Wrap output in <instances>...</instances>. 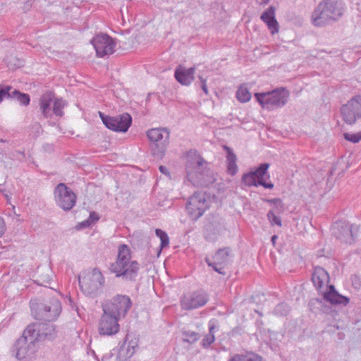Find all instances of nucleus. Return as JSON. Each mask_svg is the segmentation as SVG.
I'll return each mask as SVG.
<instances>
[{"instance_id":"1","label":"nucleus","mask_w":361,"mask_h":361,"mask_svg":"<svg viewBox=\"0 0 361 361\" xmlns=\"http://www.w3.org/2000/svg\"><path fill=\"white\" fill-rule=\"evenodd\" d=\"M185 174L187 180L197 187H207L215 181L209 164L197 150L191 149L186 154Z\"/></svg>"},{"instance_id":"2","label":"nucleus","mask_w":361,"mask_h":361,"mask_svg":"<svg viewBox=\"0 0 361 361\" xmlns=\"http://www.w3.org/2000/svg\"><path fill=\"white\" fill-rule=\"evenodd\" d=\"M110 271L123 280L135 281L140 269L139 263L131 261L130 249L127 245L118 247L116 261L111 264Z\"/></svg>"},{"instance_id":"3","label":"nucleus","mask_w":361,"mask_h":361,"mask_svg":"<svg viewBox=\"0 0 361 361\" xmlns=\"http://www.w3.org/2000/svg\"><path fill=\"white\" fill-rule=\"evenodd\" d=\"M344 12L340 0H322L312 13L311 20L314 25L322 27L331 22L338 20Z\"/></svg>"},{"instance_id":"4","label":"nucleus","mask_w":361,"mask_h":361,"mask_svg":"<svg viewBox=\"0 0 361 361\" xmlns=\"http://www.w3.org/2000/svg\"><path fill=\"white\" fill-rule=\"evenodd\" d=\"M30 305L34 318L42 322H54L61 312V302L55 298L49 300L32 299Z\"/></svg>"},{"instance_id":"5","label":"nucleus","mask_w":361,"mask_h":361,"mask_svg":"<svg viewBox=\"0 0 361 361\" xmlns=\"http://www.w3.org/2000/svg\"><path fill=\"white\" fill-rule=\"evenodd\" d=\"M152 154L157 159H162L169 144L170 131L166 128H152L147 130Z\"/></svg>"},{"instance_id":"6","label":"nucleus","mask_w":361,"mask_h":361,"mask_svg":"<svg viewBox=\"0 0 361 361\" xmlns=\"http://www.w3.org/2000/svg\"><path fill=\"white\" fill-rule=\"evenodd\" d=\"M255 97L262 108L273 111L286 105L289 92L285 88H280L271 92L255 93Z\"/></svg>"},{"instance_id":"7","label":"nucleus","mask_w":361,"mask_h":361,"mask_svg":"<svg viewBox=\"0 0 361 361\" xmlns=\"http://www.w3.org/2000/svg\"><path fill=\"white\" fill-rule=\"evenodd\" d=\"M78 281L82 291L90 296L96 295L104 286V277L98 269H93L82 279L79 276Z\"/></svg>"},{"instance_id":"8","label":"nucleus","mask_w":361,"mask_h":361,"mask_svg":"<svg viewBox=\"0 0 361 361\" xmlns=\"http://www.w3.org/2000/svg\"><path fill=\"white\" fill-rule=\"evenodd\" d=\"M25 335L32 336L37 342L51 341L56 336V326L53 322H35L25 329Z\"/></svg>"},{"instance_id":"9","label":"nucleus","mask_w":361,"mask_h":361,"mask_svg":"<svg viewBox=\"0 0 361 361\" xmlns=\"http://www.w3.org/2000/svg\"><path fill=\"white\" fill-rule=\"evenodd\" d=\"M37 341L28 335H23L16 341L14 345V350L16 352V357L20 361L30 360L37 350Z\"/></svg>"},{"instance_id":"10","label":"nucleus","mask_w":361,"mask_h":361,"mask_svg":"<svg viewBox=\"0 0 361 361\" xmlns=\"http://www.w3.org/2000/svg\"><path fill=\"white\" fill-rule=\"evenodd\" d=\"M99 116L104 125L109 130L115 132L126 133L132 123V117L128 113L109 116L104 113L99 111Z\"/></svg>"},{"instance_id":"11","label":"nucleus","mask_w":361,"mask_h":361,"mask_svg":"<svg viewBox=\"0 0 361 361\" xmlns=\"http://www.w3.org/2000/svg\"><path fill=\"white\" fill-rule=\"evenodd\" d=\"M132 307L129 296L117 295L111 298L110 303L103 306V310L115 315L117 319L124 318Z\"/></svg>"},{"instance_id":"12","label":"nucleus","mask_w":361,"mask_h":361,"mask_svg":"<svg viewBox=\"0 0 361 361\" xmlns=\"http://www.w3.org/2000/svg\"><path fill=\"white\" fill-rule=\"evenodd\" d=\"M209 208V201L204 192H195L188 200L186 209L190 216L197 220Z\"/></svg>"},{"instance_id":"13","label":"nucleus","mask_w":361,"mask_h":361,"mask_svg":"<svg viewBox=\"0 0 361 361\" xmlns=\"http://www.w3.org/2000/svg\"><path fill=\"white\" fill-rule=\"evenodd\" d=\"M54 193L56 204L63 210L69 211L75 206L76 195L65 183L58 184Z\"/></svg>"},{"instance_id":"14","label":"nucleus","mask_w":361,"mask_h":361,"mask_svg":"<svg viewBox=\"0 0 361 361\" xmlns=\"http://www.w3.org/2000/svg\"><path fill=\"white\" fill-rule=\"evenodd\" d=\"M342 119L349 125L361 118V95H357L341 107Z\"/></svg>"},{"instance_id":"15","label":"nucleus","mask_w":361,"mask_h":361,"mask_svg":"<svg viewBox=\"0 0 361 361\" xmlns=\"http://www.w3.org/2000/svg\"><path fill=\"white\" fill-rule=\"evenodd\" d=\"M208 300V294L200 290L183 295L180 302L183 310H192L205 305Z\"/></svg>"},{"instance_id":"16","label":"nucleus","mask_w":361,"mask_h":361,"mask_svg":"<svg viewBox=\"0 0 361 361\" xmlns=\"http://www.w3.org/2000/svg\"><path fill=\"white\" fill-rule=\"evenodd\" d=\"M104 313L102 315L98 325V331L102 336H113L119 331L120 326L117 317L103 310Z\"/></svg>"},{"instance_id":"17","label":"nucleus","mask_w":361,"mask_h":361,"mask_svg":"<svg viewBox=\"0 0 361 361\" xmlns=\"http://www.w3.org/2000/svg\"><path fill=\"white\" fill-rule=\"evenodd\" d=\"M231 257V249L228 247L219 249L213 257V262L208 257L205 258V262L209 267H212L214 270L220 274L226 275L225 268L229 264Z\"/></svg>"},{"instance_id":"18","label":"nucleus","mask_w":361,"mask_h":361,"mask_svg":"<svg viewBox=\"0 0 361 361\" xmlns=\"http://www.w3.org/2000/svg\"><path fill=\"white\" fill-rule=\"evenodd\" d=\"M97 56L104 57L114 53L116 43L106 34L96 35L91 41Z\"/></svg>"},{"instance_id":"19","label":"nucleus","mask_w":361,"mask_h":361,"mask_svg":"<svg viewBox=\"0 0 361 361\" xmlns=\"http://www.w3.org/2000/svg\"><path fill=\"white\" fill-rule=\"evenodd\" d=\"M353 226L346 222H336L331 228L333 235L343 243L351 244L354 241Z\"/></svg>"},{"instance_id":"20","label":"nucleus","mask_w":361,"mask_h":361,"mask_svg":"<svg viewBox=\"0 0 361 361\" xmlns=\"http://www.w3.org/2000/svg\"><path fill=\"white\" fill-rule=\"evenodd\" d=\"M195 71V67L186 68L181 65H178L175 69L174 77L180 84L188 86L194 80Z\"/></svg>"},{"instance_id":"21","label":"nucleus","mask_w":361,"mask_h":361,"mask_svg":"<svg viewBox=\"0 0 361 361\" xmlns=\"http://www.w3.org/2000/svg\"><path fill=\"white\" fill-rule=\"evenodd\" d=\"M328 291L323 293L324 300L331 305H342L345 306L349 302L347 297L340 295L333 285L328 286Z\"/></svg>"},{"instance_id":"22","label":"nucleus","mask_w":361,"mask_h":361,"mask_svg":"<svg viewBox=\"0 0 361 361\" xmlns=\"http://www.w3.org/2000/svg\"><path fill=\"white\" fill-rule=\"evenodd\" d=\"M312 281L318 290H321L329 281L328 272L322 267H315L312 274Z\"/></svg>"},{"instance_id":"23","label":"nucleus","mask_w":361,"mask_h":361,"mask_svg":"<svg viewBox=\"0 0 361 361\" xmlns=\"http://www.w3.org/2000/svg\"><path fill=\"white\" fill-rule=\"evenodd\" d=\"M275 7L271 6L260 16V19L267 24L272 34L279 32V23L275 17Z\"/></svg>"},{"instance_id":"24","label":"nucleus","mask_w":361,"mask_h":361,"mask_svg":"<svg viewBox=\"0 0 361 361\" xmlns=\"http://www.w3.org/2000/svg\"><path fill=\"white\" fill-rule=\"evenodd\" d=\"M242 183H244L246 186H258L262 185L264 188L272 189L274 188V184L271 183H267L263 179L257 180V178L255 176L254 173L251 171L245 173L242 177Z\"/></svg>"},{"instance_id":"25","label":"nucleus","mask_w":361,"mask_h":361,"mask_svg":"<svg viewBox=\"0 0 361 361\" xmlns=\"http://www.w3.org/2000/svg\"><path fill=\"white\" fill-rule=\"evenodd\" d=\"M54 99V94L51 92L44 93L39 99V109L44 118H48L51 116L50 106Z\"/></svg>"},{"instance_id":"26","label":"nucleus","mask_w":361,"mask_h":361,"mask_svg":"<svg viewBox=\"0 0 361 361\" xmlns=\"http://www.w3.org/2000/svg\"><path fill=\"white\" fill-rule=\"evenodd\" d=\"M224 149L226 150L227 155H226V164H227V172L228 174L231 176H234L238 172V166L236 164V155L234 154L233 150L227 147H224Z\"/></svg>"},{"instance_id":"27","label":"nucleus","mask_w":361,"mask_h":361,"mask_svg":"<svg viewBox=\"0 0 361 361\" xmlns=\"http://www.w3.org/2000/svg\"><path fill=\"white\" fill-rule=\"evenodd\" d=\"M228 361H264L263 358L252 352H246L245 353H235L232 355Z\"/></svg>"},{"instance_id":"28","label":"nucleus","mask_w":361,"mask_h":361,"mask_svg":"<svg viewBox=\"0 0 361 361\" xmlns=\"http://www.w3.org/2000/svg\"><path fill=\"white\" fill-rule=\"evenodd\" d=\"M10 98L16 99L20 104L27 106L30 102V97L28 94L20 92L19 90L13 89L10 91Z\"/></svg>"},{"instance_id":"29","label":"nucleus","mask_w":361,"mask_h":361,"mask_svg":"<svg viewBox=\"0 0 361 361\" xmlns=\"http://www.w3.org/2000/svg\"><path fill=\"white\" fill-rule=\"evenodd\" d=\"M135 353L134 347H130L128 345L126 347V344L123 343L120 346L118 355L117 360L118 361H126L127 359L131 357Z\"/></svg>"},{"instance_id":"30","label":"nucleus","mask_w":361,"mask_h":361,"mask_svg":"<svg viewBox=\"0 0 361 361\" xmlns=\"http://www.w3.org/2000/svg\"><path fill=\"white\" fill-rule=\"evenodd\" d=\"M269 166L270 165L268 163H262L259 164V166L254 171H252V172L254 173L257 180L263 179V178L267 175L269 178V176L268 175V169Z\"/></svg>"},{"instance_id":"31","label":"nucleus","mask_w":361,"mask_h":361,"mask_svg":"<svg viewBox=\"0 0 361 361\" xmlns=\"http://www.w3.org/2000/svg\"><path fill=\"white\" fill-rule=\"evenodd\" d=\"M325 301L319 298H312L309 302V307L312 311L319 310L324 312H328L326 306L324 305Z\"/></svg>"},{"instance_id":"32","label":"nucleus","mask_w":361,"mask_h":361,"mask_svg":"<svg viewBox=\"0 0 361 361\" xmlns=\"http://www.w3.org/2000/svg\"><path fill=\"white\" fill-rule=\"evenodd\" d=\"M236 98L242 103L247 102L251 99V94L247 88L240 86L236 92Z\"/></svg>"},{"instance_id":"33","label":"nucleus","mask_w":361,"mask_h":361,"mask_svg":"<svg viewBox=\"0 0 361 361\" xmlns=\"http://www.w3.org/2000/svg\"><path fill=\"white\" fill-rule=\"evenodd\" d=\"M66 105V102L62 99H56L54 102L53 113L56 116L61 117L63 115V109Z\"/></svg>"},{"instance_id":"34","label":"nucleus","mask_w":361,"mask_h":361,"mask_svg":"<svg viewBox=\"0 0 361 361\" xmlns=\"http://www.w3.org/2000/svg\"><path fill=\"white\" fill-rule=\"evenodd\" d=\"M155 233H156V235L158 238H159V239L161 240V245H160L161 249H163V248L167 247L169 244V238L167 233L160 228H157L155 230Z\"/></svg>"},{"instance_id":"35","label":"nucleus","mask_w":361,"mask_h":361,"mask_svg":"<svg viewBox=\"0 0 361 361\" xmlns=\"http://www.w3.org/2000/svg\"><path fill=\"white\" fill-rule=\"evenodd\" d=\"M183 341L190 343H193L200 338V334L195 331L187 330L183 331Z\"/></svg>"},{"instance_id":"36","label":"nucleus","mask_w":361,"mask_h":361,"mask_svg":"<svg viewBox=\"0 0 361 361\" xmlns=\"http://www.w3.org/2000/svg\"><path fill=\"white\" fill-rule=\"evenodd\" d=\"M290 311V307L285 302L279 303L276 306L274 313L277 316H286Z\"/></svg>"},{"instance_id":"37","label":"nucleus","mask_w":361,"mask_h":361,"mask_svg":"<svg viewBox=\"0 0 361 361\" xmlns=\"http://www.w3.org/2000/svg\"><path fill=\"white\" fill-rule=\"evenodd\" d=\"M343 137L348 141L353 143H357L361 140V131L357 133H345Z\"/></svg>"},{"instance_id":"38","label":"nucleus","mask_w":361,"mask_h":361,"mask_svg":"<svg viewBox=\"0 0 361 361\" xmlns=\"http://www.w3.org/2000/svg\"><path fill=\"white\" fill-rule=\"evenodd\" d=\"M267 218L269 221V222L274 225L276 224L279 226H281L282 222L281 220V218L279 216H277L273 211H269L267 214Z\"/></svg>"},{"instance_id":"39","label":"nucleus","mask_w":361,"mask_h":361,"mask_svg":"<svg viewBox=\"0 0 361 361\" xmlns=\"http://www.w3.org/2000/svg\"><path fill=\"white\" fill-rule=\"evenodd\" d=\"M12 90V87L9 85L0 86V103L5 98H10V91Z\"/></svg>"},{"instance_id":"40","label":"nucleus","mask_w":361,"mask_h":361,"mask_svg":"<svg viewBox=\"0 0 361 361\" xmlns=\"http://www.w3.org/2000/svg\"><path fill=\"white\" fill-rule=\"evenodd\" d=\"M214 340H215L214 335L207 334L204 336V338L202 339L201 344L204 348H207L209 347L214 343Z\"/></svg>"},{"instance_id":"41","label":"nucleus","mask_w":361,"mask_h":361,"mask_svg":"<svg viewBox=\"0 0 361 361\" xmlns=\"http://www.w3.org/2000/svg\"><path fill=\"white\" fill-rule=\"evenodd\" d=\"M99 219V216L98 215V214L95 212H92L90 214V216L88 218V219L87 220V223L88 224H90L92 223H94L95 221H97Z\"/></svg>"},{"instance_id":"42","label":"nucleus","mask_w":361,"mask_h":361,"mask_svg":"<svg viewBox=\"0 0 361 361\" xmlns=\"http://www.w3.org/2000/svg\"><path fill=\"white\" fill-rule=\"evenodd\" d=\"M199 79L200 81V87L205 94H208V89L207 87L206 80L204 79L202 76H199Z\"/></svg>"},{"instance_id":"43","label":"nucleus","mask_w":361,"mask_h":361,"mask_svg":"<svg viewBox=\"0 0 361 361\" xmlns=\"http://www.w3.org/2000/svg\"><path fill=\"white\" fill-rule=\"evenodd\" d=\"M351 280H352L353 285L355 287L357 288V287L361 286V281H360V279H358V277L357 276H355V275L351 277Z\"/></svg>"},{"instance_id":"44","label":"nucleus","mask_w":361,"mask_h":361,"mask_svg":"<svg viewBox=\"0 0 361 361\" xmlns=\"http://www.w3.org/2000/svg\"><path fill=\"white\" fill-rule=\"evenodd\" d=\"M6 228L4 225V219L0 217V237H1L5 233Z\"/></svg>"},{"instance_id":"45","label":"nucleus","mask_w":361,"mask_h":361,"mask_svg":"<svg viewBox=\"0 0 361 361\" xmlns=\"http://www.w3.org/2000/svg\"><path fill=\"white\" fill-rule=\"evenodd\" d=\"M209 334H208L214 335L215 329H216V326H215L214 323L209 322Z\"/></svg>"},{"instance_id":"46","label":"nucleus","mask_w":361,"mask_h":361,"mask_svg":"<svg viewBox=\"0 0 361 361\" xmlns=\"http://www.w3.org/2000/svg\"><path fill=\"white\" fill-rule=\"evenodd\" d=\"M271 0H255L256 1V4L259 6H263L264 7L265 6H267V4H269V3L270 2Z\"/></svg>"},{"instance_id":"47","label":"nucleus","mask_w":361,"mask_h":361,"mask_svg":"<svg viewBox=\"0 0 361 361\" xmlns=\"http://www.w3.org/2000/svg\"><path fill=\"white\" fill-rule=\"evenodd\" d=\"M161 173L163 174H165L166 176H169V171H168L167 168L164 166H160L159 168Z\"/></svg>"},{"instance_id":"48","label":"nucleus","mask_w":361,"mask_h":361,"mask_svg":"<svg viewBox=\"0 0 361 361\" xmlns=\"http://www.w3.org/2000/svg\"><path fill=\"white\" fill-rule=\"evenodd\" d=\"M267 201L269 202H270V203L281 204V200L279 199V198H274V199H271V200H268Z\"/></svg>"},{"instance_id":"49","label":"nucleus","mask_w":361,"mask_h":361,"mask_svg":"<svg viewBox=\"0 0 361 361\" xmlns=\"http://www.w3.org/2000/svg\"><path fill=\"white\" fill-rule=\"evenodd\" d=\"M276 239H277V235H274L271 237V242L273 243V244L275 243V241Z\"/></svg>"},{"instance_id":"50","label":"nucleus","mask_w":361,"mask_h":361,"mask_svg":"<svg viewBox=\"0 0 361 361\" xmlns=\"http://www.w3.org/2000/svg\"><path fill=\"white\" fill-rule=\"evenodd\" d=\"M18 154H20V155H22V157H25L24 152H21L20 151H18Z\"/></svg>"}]
</instances>
